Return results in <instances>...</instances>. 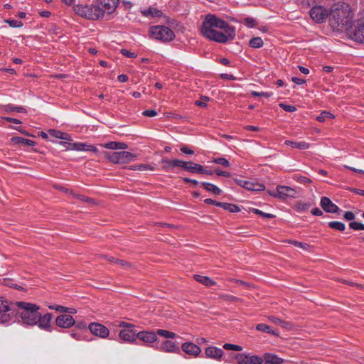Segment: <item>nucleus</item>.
Masks as SVG:
<instances>
[{
    "label": "nucleus",
    "mask_w": 364,
    "mask_h": 364,
    "mask_svg": "<svg viewBox=\"0 0 364 364\" xmlns=\"http://www.w3.org/2000/svg\"><path fill=\"white\" fill-rule=\"evenodd\" d=\"M200 31L203 36L220 43H225L235 37V28L215 15L205 16Z\"/></svg>",
    "instance_id": "f257e3e1"
},
{
    "label": "nucleus",
    "mask_w": 364,
    "mask_h": 364,
    "mask_svg": "<svg viewBox=\"0 0 364 364\" xmlns=\"http://www.w3.org/2000/svg\"><path fill=\"white\" fill-rule=\"evenodd\" d=\"M329 16L331 26L338 30L346 29L351 25L353 14L348 5L335 4L331 8Z\"/></svg>",
    "instance_id": "f03ea898"
},
{
    "label": "nucleus",
    "mask_w": 364,
    "mask_h": 364,
    "mask_svg": "<svg viewBox=\"0 0 364 364\" xmlns=\"http://www.w3.org/2000/svg\"><path fill=\"white\" fill-rule=\"evenodd\" d=\"M18 306L17 314L21 318L24 324L33 326L38 323L39 317V306L31 303L20 301L16 302Z\"/></svg>",
    "instance_id": "7ed1b4c3"
},
{
    "label": "nucleus",
    "mask_w": 364,
    "mask_h": 364,
    "mask_svg": "<svg viewBox=\"0 0 364 364\" xmlns=\"http://www.w3.org/2000/svg\"><path fill=\"white\" fill-rule=\"evenodd\" d=\"M73 9L77 15L90 20H97L104 17L102 10L97 6L78 4Z\"/></svg>",
    "instance_id": "20e7f679"
},
{
    "label": "nucleus",
    "mask_w": 364,
    "mask_h": 364,
    "mask_svg": "<svg viewBox=\"0 0 364 364\" xmlns=\"http://www.w3.org/2000/svg\"><path fill=\"white\" fill-rule=\"evenodd\" d=\"M149 33L152 38L162 42H168L175 38L174 32L165 26H154L149 28Z\"/></svg>",
    "instance_id": "39448f33"
},
{
    "label": "nucleus",
    "mask_w": 364,
    "mask_h": 364,
    "mask_svg": "<svg viewBox=\"0 0 364 364\" xmlns=\"http://www.w3.org/2000/svg\"><path fill=\"white\" fill-rule=\"evenodd\" d=\"M105 157L112 163L124 164L136 159V155L129 151L105 152Z\"/></svg>",
    "instance_id": "423d86ee"
},
{
    "label": "nucleus",
    "mask_w": 364,
    "mask_h": 364,
    "mask_svg": "<svg viewBox=\"0 0 364 364\" xmlns=\"http://www.w3.org/2000/svg\"><path fill=\"white\" fill-rule=\"evenodd\" d=\"M119 326L124 327L119 333V337L122 341L132 343L136 341L137 333L133 330L134 325L121 322Z\"/></svg>",
    "instance_id": "0eeeda50"
},
{
    "label": "nucleus",
    "mask_w": 364,
    "mask_h": 364,
    "mask_svg": "<svg viewBox=\"0 0 364 364\" xmlns=\"http://www.w3.org/2000/svg\"><path fill=\"white\" fill-rule=\"evenodd\" d=\"M60 144L66 149L69 150L88 151L95 153L97 151V149L95 146L85 143H69L68 141H60Z\"/></svg>",
    "instance_id": "6e6552de"
},
{
    "label": "nucleus",
    "mask_w": 364,
    "mask_h": 364,
    "mask_svg": "<svg viewBox=\"0 0 364 364\" xmlns=\"http://www.w3.org/2000/svg\"><path fill=\"white\" fill-rule=\"evenodd\" d=\"M349 35L352 40L364 43V21H358L355 28L350 31Z\"/></svg>",
    "instance_id": "1a4fd4ad"
},
{
    "label": "nucleus",
    "mask_w": 364,
    "mask_h": 364,
    "mask_svg": "<svg viewBox=\"0 0 364 364\" xmlns=\"http://www.w3.org/2000/svg\"><path fill=\"white\" fill-rule=\"evenodd\" d=\"M328 15V11L323 6H314L310 11L311 18L317 23L323 22Z\"/></svg>",
    "instance_id": "9d476101"
},
{
    "label": "nucleus",
    "mask_w": 364,
    "mask_h": 364,
    "mask_svg": "<svg viewBox=\"0 0 364 364\" xmlns=\"http://www.w3.org/2000/svg\"><path fill=\"white\" fill-rule=\"evenodd\" d=\"M89 330L93 335L102 338H107L109 334V329L99 323H91L89 325Z\"/></svg>",
    "instance_id": "9b49d317"
},
{
    "label": "nucleus",
    "mask_w": 364,
    "mask_h": 364,
    "mask_svg": "<svg viewBox=\"0 0 364 364\" xmlns=\"http://www.w3.org/2000/svg\"><path fill=\"white\" fill-rule=\"evenodd\" d=\"M98 4L105 14H110L114 12L119 4V0H98Z\"/></svg>",
    "instance_id": "f8f14e48"
},
{
    "label": "nucleus",
    "mask_w": 364,
    "mask_h": 364,
    "mask_svg": "<svg viewBox=\"0 0 364 364\" xmlns=\"http://www.w3.org/2000/svg\"><path fill=\"white\" fill-rule=\"evenodd\" d=\"M75 323V319L69 314H61L57 316L55 319V324L60 328H69L73 326Z\"/></svg>",
    "instance_id": "ddd939ff"
},
{
    "label": "nucleus",
    "mask_w": 364,
    "mask_h": 364,
    "mask_svg": "<svg viewBox=\"0 0 364 364\" xmlns=\"http://www.w3.org/2000/svg\"><path fill=\"white\" fill-rule=\"evenodd\" d=\"M320 205L321 208L326 212L329 213H339L341 209L334 204L330 198L328 197L323 196L321 198Z\"/></svg>",
    "instance_id": "4468645a"
},
{
    "label": "nucleus",
    "mask_w": 364,
    "mask_h": 364,
    "mask_svg": "<svg viewBox=\"0 0 364 364\" xmlns=\"http://www.w3.org/2000/svg\"><path fill=\"white\" fill-rule=\"evenodd\" d=\"M181 168L186 171L193 173H200L204 171V167L202 165L193 161H182Z\"/></svg>",
    "instance_id": "2eb2a0df"
},
{
    "label": "nucleus",
    "mask_w": 364,
    "mask_h": 364,
    "mask_svg": "<svg viewBox=\"0 0 364 364\" xmlns=\"http://www.w3.org/2000/svg\"><path fill=\"white\" fill-rule=\"evenodd\" d=\"M182 350L188 355L197 357L201 352L200 348L191 342H186L181 346Z\"/></svg>",
    "instance_id": "dca6fc26"
},
{
    "label": "nucleus",
    "mask_w": 364,
    "mask_h": 364,
    "mask_svg": "<svg viewBox=\"0 0 364 364\" xmlns=\"http://www.w3.org/2000/svg\"><path fill=\"white\" fill-rule=\"evenodd\" d=\"M277 195H279V198L281 199H285L287 198H296L297 191L289 186H278Z\"/></svg>",
    "instance_id": "f3484780"
},
{
    "label": "nucleus",
    "mask_w": 364,
    "mask_h": 364,
    "mask_svg": "<svg viewBox=\"0 0 364 364\" xmlns=\"http://www.w3.org/2000/svg\"><path fill=\"white\" fill-rule=\"evenodd\" d=\"M11 308L7 301L0 300V323H6L9 321L11 317L9 311Z\"/></svg>",
    "instance_id": "a211bd4d"
},
{
    "label": "nucleus",
    "mask_w": 364,
    "mask_h": 364,
    "mask_svg": "<svg viewBox=\"0 0 364 364\" xmlns=\"http://www.w3.org/2000/svg\"><path fill=\"white\" fill-rule=\"evenodd\" d=\"M158 349L166 353H180V348L174 342L168 340L163 341Z\"/></svg>",
    "instance_id": "6ab92c4d"
},
{
    "label": "nucleus",
    "mask_w": 364,
    "mask_h": 364,
    "mask_svg": "<svg viewBox=\"0 0 364 364\" xmlns=\"http://www.w3.org/2000/svg\"><path fill=\"white\" fill-rule=\"evenodd\" d=\"M136 338L146 343H151L157 340L156 333L153 331H140L136 333Z\"/></svg>",
    "instance_id": "aec40b11"
},
{
    "label": "nucleus",
    "mask_w": 364,
    "mask_h": 364,
    "mask_svg": "<svg viewBox=\"0 0 364 364\" xmlns=\"http://www.w3.org/2000/svg\"><path fill=\"white\" fill-rule=\"evenodd\" d=\"M52 317L53 316L50 313H48L44 316H41V313L39 312V317L37 324L41 329L50 331V321Z\"/></svg>",
    "instance_id": "412c9836"
},
{
    "label": "nucleus",
    "mask_w": 364,
    "mask_h": 364,
    "mask_svg": "<svg viewBox=\"0 0 364 364\" xmlns=\"http://www.w3.org/2000/svg\"><path fill=\"white\" fill-rule=\"evenodd\" d=\"M205 354L207 358L219 360L223 356L224 352L220 348L210 346L205 348Z\"/></svg>",
    "instance_id": "4be33fe9"
},
{
    "label": "nucleus",
    "mask_w": 364,
    "mask_h": 364,
    "mask_svg": "<svg viewBox=\"0 0 364 364\" xmlns=\"http://www.w3.org/2000/svg\"><path fill=\"white\" fill-rule=\"evenodd\" d=\"M239 184L247 190L252 191H261L265 188L263 184L247 181H240Z\"/></svg>",
    "instance_id": "5701e85b"
},
{
    "label": "nucleus",
    "mask_w": 364,
    "mask_h": 364,
    "mask_svg": "<svg viewBox=\"0 0 364 364\" xmlns=\"http://www.w3.org/2000/svg\"><path fill=\"white\" fill-rule=\"evenodd\" d=\"M161 164H164L163 169L166 171H168L170 169L173 168L174 167H181V164L182 160L180 159H173L170 160L166 158H164L161 159Z\"/></svg>",
    "instance_id": "b1692460"
},
{
    "label": "nucleus",
    "mask_w": 364,
    "mask_h": 364,
    "mask_svg": "<svg viewBox=\"0 0 364 364\" xmlns=\"http://www.w3.org/2000/svg\"><path fill=\"white\" fill-rule=\"evenodd\" d=\"M100 146L107 149L114 150H124L128 148L127 144L117 141H109L105 144H100Z\"/></svg>",
    "instance_id": "393cba45"
},
{
    "label": "nucleus",
    "mask_w": 364,
    "mask_h": 364,
    "mask_svg": "<svg viewBox=\"0 0 364 364\" xmlns=\"http://www.w3.org/2000/svg\"><path fill=\"white\" fill-rule=\"evenodd\" d=\"M264 364H282L283 359L274 354L267 353L264 355Z\"/></svg>",
    "instance_id": "a878e982"
},
{
    "label": "nucleus",
    "mask_w": 364,
    "mask_h": 364,
    "mask_svg": "<svg viewBox=\"0 0 364 364\" xmlns=\"http://www.w3.org/2000/svg\"><path fill=\"white\" fill-rule=\"evenodd\" d=\"M284 144L287 146H291L292 148H296L300 150L308 149L310 147V144L306 141H294L291 140H286Z\"/></svg>",
    "instance_id": "bb28decb"
},
{
    "label": "nucleus",
    "mask_w": 364,
    "mask_h": 364,
    "mask_svg": "<svg viewBox=\"0 0 364 364\" xmlns=\"http://www.w3.org/2000/svg\"><path fill=\"white\" fill-rule=\"evenodd\" d=\"M194 279L199 283L206 286L211 287L215 284V282L211 279L210 277L206 276H202L199 274H195Z\"/></svg>",
    "instance_id": "cd10ccee"
},
{
    "label": "nucleus",
    "mask_w": 364,
    "mask_h": 364,
    "mask_svg": "<svg viewBox=\"0 0 364 364\" xmlns=\"http://www.w3.org/2000/svg\"><path fill=\"white\" fill-rule=\"evenodd\" d=\"M48 133L53 137L60 139L65 140L64 141H70V136L65 132L55 130V129H49Z\"/></svg>",
    "instance_id": "c85d7f7f"
},
{
    "label": "nucleus",
    "mask_w": 364,
    "mask_h": 364,
    "mask_svg": "<svg viewBox=\"0 0 364 364\" xmlns=\"http://www.w3.org/2000/svg\"><path fill=\"white\" fill-rule=\"evenodd\" d=\"M201 186L208 191H210L213 193V194L216 196H219L221 194L222 191L215 185L207 183V182H203L201 183Z\"/></svg>",
    "instance_id": "c756f323"
},
{
    "label": "nucleus",
    "mask_w": 364,
    "mask_h": 364,
    "mask_svg": "<svg viewBox=\"0 0 364 364\" xmlns=\"http://www.w3.org/2000/svg\"><path fill=\"white\" fill-rule=\"evenodd\" d=\"M218 205H220V208L230 213H238L240 211V207L235 204L222 202L221 204Z\"/></svg>",
    "instance_id": "7c9ffc66"
},
{
    "label": "nucleus",
    "mask_w": 364,
    "mask_h": 364,
    "mask_svg": "<svg viewBox=\"0 0 364 364\" xmlns=\"http://www.w3.org/2000/svg\"><path fill=\"white\" fill-rule=\"evenodd\" d=\"M141 14L146 17H155V16H161L162 15V12L160 10H158L155 8H149L147 9H144L141 11Z\"/></svg>",
    "instance_id": "2f4dec72"
},
{
    "label": "nucleus",
    "mask_w": 364,
    "mask_h": 364,
    "mask_svg": "<svg viewBox=\"0 0 364 364\" xmlns=\"http://www.w3.org/2000/svg\"><path fill=\"white\" fill-rule=\"evenodd\" d=\"M11 141L14 143V144H24V145H26V146H34L35 145V141H32V140H30V139H24L23 137H20V136H15V137H13L11 139Z\"/></svg>",
    "instance_id": "473e14b6"
},
{
    "label": "nucleus",
    "mask_w": 364,
    "mask_h": 364,
    "mask_svg": "<svg viewBox=\"0 0 364 364\" xmlns=\"http://www.w3.org/2000/svg\"><path fill=\"white\" fill-rule=\"evenodd\" d=\"M256 329L259 331L267 332L268 333L278 336L279 333L272 330L269 325L264 323H259L256 326Z\"/></svg>",
    "instance_id": "72a5a7b5"
},
{
    "label": "nucleus",
    "mask_w": 364,
    "mask_h": 364,
    "mask_svg": "<svg viewBox=\"0 0 364 364\" xmlns=\"http://www.w3.org/2000/svg\"><path fill=\"white\" fill-rule=\"evenodd\" d=\"M129 169L133 171H144L147 170L154 171L155 168L151 165L148 164H139V165H134L129 166Z\"/></svg>",
    "instance_id": "f704fd0d"
},
{
    "label": "nucleus",
    "mask_w": 364,
    "mask_h": 364,
    "mask_svg": "<svg viewBox=\"0 0 364 364\" xmlns=\"http://www.w3.org/2000/svg\"><path fill=\"white\" fill-rule=\"evenodd\" d=\"M268 318L272 323H274L275 324H277V325H279V326H282L284 328H288L289 327L291 326V323H290L285 322V321L281 320L280 318H277L276 316H270L268 317Z\"/></svg>",
    "instance_id": "c9c22d12"
},
{
    "label": "nucleus",
    "mask_w": 364,
    "mask_h": 364,
    "mask_svg": "<svg viewBox=\"0 0 364 364\" xmlns=\"http://www.w3.org/2000/svg\"><path fill=\"white\" fill-rule=\"evenodd\" d=\"M328 225L329 228L341 232L344 231L346 229L345 224L340 221H331L329 222Z\"/></svg>",
    "instance_id": "e433bc0d"
},
{
    "label": "nucleus",
    "mask_w": 364,
    "mask_h": 364,
    "mask_svg": "<svg viewBox=\"0 0 364 364\" xmlns=\"http://www.w3.org/2000/svg\"><path fill=\"white\" fill-rule=\"evenodd\" d=\"M70 195L73 198H76L79 200L86 202L87 203H94V200L91 198L85 196L83 195L75 193L73 191H70Z\"/></svg>",
    "instance_id": "4c0bfd02"
},
{
    "label": "nucleus",
    "mask_w": 364,
    "mask_h": 364,
    "mask_svg": "<svg viewBox=\"0 0 364 364\" xmlns=\"http://www.w3.org/2000/svg\"><path fill=\"white\" fill-rule=\"evenodd\" d=\"M263 43V41L260 37H255L250 41V46L254 48H261Z\"/></svg>",
    "instance_id": "58836bf2"
},
{
    "label": "nucleus",
    "mask_w": 364,
    "mask_h": 364,
    "mask_svg": "<svg viewBox=\"0 0 364 364\" xmlns=\"http://www.w3.org/2000/svg\"><path fill=\"white\" fill-rule=\"evenodd\" d=\"M335 117L334 115L328 112V111H322L321 114L316 117V119L321 122H325L326 119L327 118H331L333 119Z\"/></svg>",
    "instance_id": "ea45409f"
},
{
    "label": "nucleus",
    "mask_w": 364,
    "mask_h": 364,
    "mask_svg": "<svg viewBox=\"0 0 364 364\" xmlns=\"http://www.w3.org/2000/svg\"><path fill=\"white\" fill-rule=\"evenodd\" d=\"M235 360L237 364H250L249 355L245 354H237Z\"/></svg>",
    "instance_id": "a19ab883"
},
{
    "label": "nucleus",
    "mask_w": 364,
    "mask_h": 364,
    "mask_svg": "<svg viewBox=\"0 0 364 364\" xmlns=\"http://www.w3.org/2000/svg\"><path fill=\"white\" fill-rule=\"evenodd\" d=\"M156 334L163 336L166 338H173L176 336L175 333L168 331L164 329H159L157 330Z\"/></svg>",
    "instance_id": "79ce46f5"
},
{
    "label": "nucleus",
    "mask_w": 364,
    "mask_h": 364,
    "mask_svg": "<svg viewBox=\"0 0 364 364\" xmlns=\"http://www.w3.org/2000/svg\"><path fill=\"white\" fill-rule=\"evenodd\" d=\"M251 211L252 213H254L255 214H257L264 218H275V215H273V214H271V213H264L262 212V210H259V209H257V208H252L251 210Z\"/></svg>",
    "instance_id": "37998d69"
},
{
    "label": "nucleus",
    "mask_w": 364,
    "mask_h": 364,
    "mask_svg": "<svg viewBox=\"0 0 364 364\" xmlns=\"http://www.w3.org/2000/svg\"><path fill=\"white\" fill-rule=\"evenodd\" d=\"M220 298L225 301H230V302L242 301L241 299H240L237 296H232V295H229V294H222L220 296Z\"/></svg>",
    "instance_id": "c03bdc74"
},
{
    "label": "nucleus",
    "mask_w": 364,
    "mask_h": 364,
    "mask_svg": "<svg viewBox=\"0 0 364 364\" xmlns=\"http://www.w3.org/2000/svg\"><path fill=\"white\" fill-rule=\"evenodd\" d=\"M287 242L290 243V244L294 245L296 247H301V248H302V249H304L305 250H308L309 248L310 247V245L309 244L303 243V242H298V241H296V240H287Z\"/></svg>",
    "instance_id": "a18cd8bd"
},
{
    "label": "nucleus",
    "mask_w": 364,
    "mask_h": 364,
    "mask_svg": "<svg viewBox=\"0 0 364 364\" xmlns=\"http://www.w3.org/2000/svg\"><path fill=\"white\" fill-rule=\"evenodd\" d=\"M250 364H262L264 362V358H261L258 355H249Z\"/></svg>",
    "instance_id": "49530a36"
},
{
    "label": "nucleus",
    "mask_w": 364,
    "mask_h": 364,
    "mask_svg": "<svg viewBox=\"0 0 364 364\" xmlns=\"http://www.w3.org/2000/svg\"><path fill=\"white\" fill-rule=\"evenodd\" d=\"M213 162L224 167H229L230 166V162L225 158H215Z\"/></svg>",
    "instance_id": "de8ad7c7"
},
{
    "label": "nucleus",
    "mask_w": 364,
    "mask_h": 364,
    "mask_svg": "<svg viewBox=\"0 0 364 364\" xmlns=\"http://www.w3.org/2000/svg\"><path fill=\"white\" fill-rule=\"evenodd\" d=\"M293 178L299 183H310L311 180L306 176H299L296 174L294 176Z\"/></svg>",
    "instance_id": "09e8293b"
},
{
    "label": "nucleus",
    "mask_w": 364,
    "mask_h": 364,
    "mask_svg": "<svg viewBox=\"0 0 364 364\" xmlns=\"http://www.w3.org/2000/svg\"><path fill=\"white\" fill-rule=\"evenodd\" d=\"M349 227L354 230H364V224L358 222H350Z\"/></svg>",
    "instance_id": "8fccbe9b"
},
{
    "label": "nucleus",
    "mask_w": 364,
    "mask_h": 364,
    "mask_svg": "<svg viewBox=\"0 0 364 364\" xmlns=\"http://www.w3.org/2000/svg\"><path fill=\"white\" fill-rule=\"evenodd\" d=\"M223 348L225 350H235V351H240L242 350V346L235 345V344H231V343H225L223 346Z\"/></svg>",
    "instance_id": "3c124183"
},
{
    "label": "nucleus",
    "mask_w": 364,
    "mask_h": 364,
    "mask_svg": "<svg viewBox=\"0 0 364 364\" xmlns=\"http://www.w3.org/2000/svg\"><path fill=\"white\" fill-rule=\"evenodd\" d=\"M6 110H10V111H16L17 112H26V109L22 107H14L12 105H6Z\"/></svg>",
    "instance_id": "603ef678"
},
{
    "label": "nucleus",
    "mask_w": 364,
    "mask_h": 364,
    "mask_svg": "<svg viewBox=\"0 0 364 364\" xmlns=\"http://www.w3.org/2000/svg\"><path fill=\"white\" fill-rule=\"evenodd\" d=\"M279 107H282L284 111L289 112H294L296 110V107L292 105H286L284 103H280Z\"/></svg>",
    "instance_id": "864d4df0"
},
{
    "label": "nucleus",
    "mask_w": 364,
    "mask_h": 364,
    "mask_svg": "<svg viewBox=\"0 0 364 364\" xmlns=\"http://www.w3.org/2000/svg\"><path fill=\"white\" fill-rule=\"evenodd\" d=\"M6 22L7 23H9L11 27H13V28H18V27H21L23 26V23L21 21H16V20L9 19V20H6Z\"/></svg>",
    "instance_id": "5fc2aeb1"
},
{
    "label": "nucleus",
    "mask_w": 364,
    "mask_h": 364,
    "mask_svg": "<svg viewBox=\"0 0 364 364\" xmlns=\"http://www.w3.org/2000/svg\"><path fill=\"white\" fill-rule=\"evenodd\" d=\"M49 309H53V310H55V311H57L58 312H62V313H66L67 312V307H65V306H60V305L50 306Z\"/></svg>",
    "instance_id": "6e6d98bb"
},
{
    "label": "nucleus",
    "mask_w": 364,
    "mask_h": 364,
    "mask_svg": "<svg viewBox=\"0 0 364 364\" xmlns=\"http://www.w3.org/2000/svg\"><path fill=\"white\" fill-rule=\"evenodd\" d=\"M120 53L123 55H124V56H126L127 58H136L137 56V55L135 53H132V52H131V51H129V50H128L127 49H122L120 50Z\"/></svg>",
    "instance_id": "4d7b16f0"
},
{
    "label": "nucleus",
    "mask_w": 364,
    "mask_h": 364,
    "mask_svg": "<svg viewBox=\"0 0 364 364\" xmlns=\"http://www.w3.org/2000/svg\"><path fill=\"white\" fill-rule=\"evenodd\" d=\"M245 23L247 26L252 28L256 26V21L253 18L248 17L245 18Z\"/></svg>",
    "instance_id": "13d9d810"
},
{
    "label": "nucleus",
    "mask_w": 364,
    "mask_h": 364,
    "mask_svg": "<svg viewBox=\"0 0 364 364\" xmlns=\"http://www.w3.org/2000/svg\"><path fill=\"white\" fill-rule=\"evenodd\" d=\"M142 114L144 116L148 117H155L157 114V112L154 109H147L144 110L142 112Z\"/></svg>",
    "instance_id": "bf43d9fd"
},
{
    "label": "nucleus",
    "mask_w": 364,
    "mask_h": 364,
    "mask_svg": "<svg viewBox=\"0 0 364 364\" xmlns=\"http://www.w3.org/2000/svg\"><path fill=\"white\" fill-rule=\"evenodd\" d=\"M209 100L208 97H201V100H198L195 103L197 106L205 107L207 106L206 102Z\"/></svg>",
    "instance_id": "052dcab7"
},
{
    "label": "nucleus",
    "mask_w": 364,
    "mask_h": 364,
    "mask_svg": "<svg viewBox=\"0 0 364 364\" xmlns=\"http://www.w3.org/2000/svg\"><path fill=\"white\" fill-rule=\"evenodd\" d=\"M343 218L346 220L351 221L355 219V214L351 211H346L343 214Z\"/></svg>",
    "instance_id": "680f3d73"
},
{
    "label": "nucleus",
    "mask_w": 364,
    "mask_h": 364,
    "mask_svg": "<svg viewBox=\"0 0 364 364\" xmlns=\"http://www.w3.org/2000/svg\"><path fill=\"white\" fill-rule=\"evenodd\" d=\"M251 95L252 96L265 97L267 98L271 96V94L269 93V92H255V91L252 92Z\"/></svg>",
    "instance_id": "e2e57ef3"
},
{
    "label": "nucleus",
    "mask_w": 364,
    "mask_h": 364,
    "mask_svg": "<svg viewBox=\"0 0 364 364\" xmlns=\"http://www.w3.org/2000/svg\"><path fill=\"white\" fill-rule=\"evenodd\" d=\"M181 151L186 154H190L192 155L194 154V151L189 149L187 146H183L181 148Z\"/></svg>",
    "instance_id": "0e129e2a"
},
{
    "label": "nucleus",
    "mask_w": 364,
    "mask_h": 364,
    "mask_svg": "<svg viewBox=\"0 0 364 364\" xmlns=\"http://www.w3.org/2000/svg\"><path fill=\"white\" fill-rule=\"evenodd\" d=\"M214 172L218 175V176H225V177H229L230 176V173L229 172H227V171H221V170H219V169H215L214 171Z\"/></svg>",
    "instance_id": "69168bd1"
},
{
    "label": "nucleus",
    "mask_w": 364,
    "mask_h": 364,
    "mask_svg": "<svg viewBox=\"0 0 364 364\" xmlns=\"http://www.w3.org/2000/svg\"><path fill=\"white\" fill-rule=\"evenodd\" d=\"M183 181L186 183H192V184H193V185H194V186H197V185H198V183H199V182H198V181H196V180L191 179V178H186H186H183Z\"/></svg>",
    "instance_id": "338daca9"
},
{
    "label": "nucleus",
    "mask_w": 364,
    "mask_h": 364,
    "mask_svg": "<svg viewBox=\"0 0 364 364\" xmlns=\"http://www.w3.org/2000/svg\"><path fill=\"white\" fill-rule=\"evenodd\" d=\"M311 212L314 215L316 216H321L323 215L322 210H320L318 208H313Z\"/></svg>",
    "instance_id": "774afa93"
}]
</instances>
